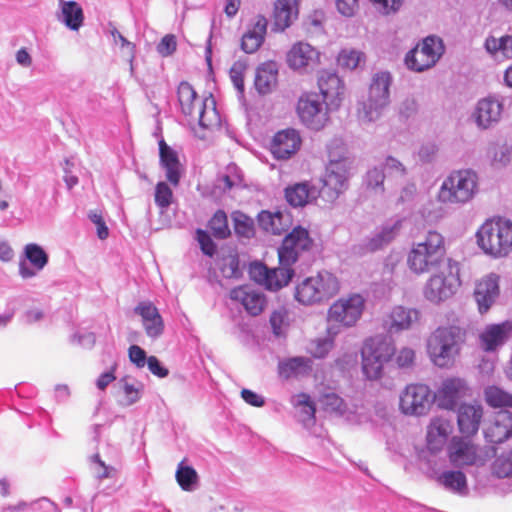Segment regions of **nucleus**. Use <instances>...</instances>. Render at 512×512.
<instances>
[{
	"mask_svg": "<svg viewBox=\"0 0 512 512\" xmlns=\"http://www.w3.org/2000/svg\"><path fill=\"white\" fill-rule=\"evenodd\" d=\"M177 97L182 113L192 125H198L201 138L205 137V131L220 128L221 118L212 95L200 97L189 82L182 81L177 89Z\"/></svg>",
	"mask_w": 512,
	"mask_h": 512,
	"instance_id": "f257e3e1",
	"label": "nucleus"
},
{
	"mask_svg": "<svg viewBox=\"0 0 512 512\" xmlns=\"http://www.w3.org/2000/svg\"><path fill=\"white\" fill-rule=\"evenodd\" d=\"M451 260L446 257L444 236L436 230H430L423 238L412 243L406 263L411 272L423 275Z\"/></svg>",
	"mask_w": 512,
	"mask_h": 512,
	"instance_id": "f03ea898",
	"label": "nucleus"
},
{
	"mask_svg": "<svg viewBox=\"0 0 512 512\" xmlns=\"http://www.w3.org/2000/svg\"><path fill=\"white\" fill-rule=\"evenodd\" d=\"M327 149L329 162L319 193L329 200H334L348 187L351 161L346 155L347 149L342 140H332Z\"/></svg>",
	"mask_w": 512,
	"mask_h": 512,
	"instance_id": "7ed1b4c3",
	"label": "nucleus"
},
{
	"mask_svg": "<svg viewBox=\"0 0 512 512\" xmlns=\"http://www.w3.org/2000/svg\"><path fill=\"white\" fill-rule=\"evenodd\" d=\"M465 340L466 331L460 326L438 327L427 341V352L431 361L441 368L452 366Z\"/></svg>",
	"mask_w": 512,
	"mask_h": 512,
	"instance_id": "20e7f679",
	"label": "nucleus"
},
{
	"mask_svg": "<svg viewBox=\"0 0 512 512\" xmlns=\"http://www.w3.org/2000/svg\"><path fill=\"white\" fill-rule=\"evenodd\" d=\"M484 253L505 257L512 251V222L501 217L486 220L476 233Z\"/></svg>",
	"mask_w": 512,
	"mask_h": 512,
	"instance_id": "39448f33",
	"label": "nucleus"
},
{
	"mask_svg": "<svg viewBox=\"0 0 512 512\" xmlns=\"http://www.w3.org/2000/svg\"><path fill=\"white\" fill-rule=\"evenodd\" d=\"M365 299L357 293L334 301L327 311V331L338 335L343 329L354 327L362 317Z\"/></svg>",
	"mask_w": 512,
	"mask_h": 512,
	"instance_id": "423d86ee",
	"label": "nucleus"
},
{
	"mask_svg": "<svg viewBox=\"0 0 512 512\" xmlns=\"http://www.w3.org/2000/svg\"><path fill=\"white\" fill-rule=\"evenodd\" d=\"M425 283L424 297L433 303H440L452 297L461 286L460 267L456 261L442 264Z\"/></svg>",
	"mask_w": 512,
	"mask_h": 512,
	"instance_id": "0eeeda50",
	"label": "nucleus"
},
{
	"mask_svg": "<svg viewBox=\"0 0 512 512\" xmlns=\"http://www.w3.org/2000/svg\"><path fill=\"white\" fill-rule=\"evenodd\" d=\"M339 290L338 278L331 272L320 271L296 285L295 299L304 305H311L330 299Z\"/></svg>",
	"mask_w": 512,
	"mask_h": 512,
	"instance_id": "6e6552de",
	"label": "nucleus"
},
{
	"mask_svg": "<svg viewBox=\"0 0 512 512\" xmlns=\"http://www.w3.org/2000/svg\"><path fill=\"white\" fill-rule=\"evenodd\" d=\"M477 186L478 177L474 171L470 169L456 170L443 181L438 198L443 203H466L476 194Z\"/></svg>",
	"mask_w": 512,
	"mask_h": 512,
	"instance_id": "1a4fd4ad",
	"label": "nucleus"
},
{
	"mask_svg": "<svg viewBox=\"0 0 512 512\" xmlns=\"http://www.w3.org/2000/svg\"><path fill=\"white\" fill-rule=\"evenodd\" d=\"M362 370L370 380L379 379L383 373V367L394 355V346L391 342L372 338L364 343L361 351Z\"/></svg>",
	"mask_w": 512,
	"mask_h": 512,
	"instance_id": "9d476101",
	"label": "nucleus"
},
{
	"mask_svg": "<svg viewBox=\"0 0 512 512\" xmlns=\"http://www.w3.org/2000/svg\"><path fill=\"white\" fill-rule=\"evenodd\" d=\"M293 265H288L286 262L279 260V266L269 268L262 262H252L249 265L250 279L255 283L265 287L269 291H279L286 287L295 275L292 268Z\"/></svg>",
	"mask_w": 512,
	"mask_h": 512,
	"instance_id": "9b49d317",
	"label": "nucleus"
},
{
	"mask_svg": "<svg viewBox=\"0 0 512 512\" xmlns=\"http://www.w3.org/2000/svg\"><path fill=\"white\" fill-rule=\"evenodd\" d=\"M442 40L436 36H427L405 56V64L414 72H423L436 65L444 53Z\"/></svg>",
	"mask_w": 512,
	"mask_h": 512,
	"instance_id": "f8f14e48",
	"label": "nucleus"
},
{
	"mask_svg": "<svg viewBox=\"0 0 512 512\" xmlns=\"http://www.w3.org/2000/svg\"><path fill=\"white\" fill-rule=\"evenodd\" d=\"M328 107L319 101L316 93L305 92L297 101L296 113L304 126L320 131L330 120Z\"/></svg>",
	"mask_w": 512,
	"mask_h": 512,
	"instance_id": "ddd939ff",
	"label": "nucleus"
},
{
	"mask_svg": "<svg viewBox=\"0 0 512 512\" xmlns=\"http://www.w3.org/2000/svg\"><path fill=\"white\" fill-rule=\"evenodd\" d=\"M472 437L453 436L447 446L448 459L454 466H482L487 457L482 449L475 444Z\"/></svg>",
	"mask_w": 512,
	"mask_h": 512,
	"instance_id": "4468645a",
	"label": "nucleus"
},
{
	"mask_svg": "<svg viewBox=\"0 0 512 512\" xmlns=\"http://www.w3.org/2000/svg\"><path fill=\"white\" fill-rule=\"evenodd\" d=\"M434 400L435 396L428 385L408 384L400 394L399 409L404 415L422 416L430 410Z\"/></svg>",
	"mask_w": 512,
	"mask_h": 512,
	"instance_id": "2eb2a0df",
	"label": "nucleus"
},
{
	"mask_svg": "<svg viewBox=\"0 0 512 512\" xmlns=\"http://www.w3.org/2000/svg\"><path fill=\"white\" fill-rule=\"evenodd\" d=\"M391 76L387 72L377 73L369 87L368 97L362 103L363 117L368 121L377 119L389 103Z\"/></svg>",
	"mask_w": 512,
	"mask_h": 512,
	"instance_id": "dca6fc26",
	"label": "nucleus"
},
{
	"mask_svg": "<svg viewBox=\"0 0 512 512\" xmlns=\"http://www.w3.org/2000/svg\"><path fill=\"white\" fill-rule=\"evenodd\" d=\"M313 246V239L306 228L301 226L294 227L292 231L285 236L281 246L278 249V260L286 262L288 265H294L299 254L309 251Z\"/></svg>",
	"mask_w": 512,
	"mask_h": 512,
	"instance_id": "f3484780",
	"label": "nucleus"
},
{
	"mask_svg": "<svg viewBox=\"0 0 512 512\" xmlns=\"http://www.w3.org/2000/svg\"><path fill=\"white\" fill-rule=\"evenodd\" d=\"M231 301L240 304L245 312L252 316H259L267 306L266 295L249 284H242L232 288L229 292Z\"/></svg>",
	"mask_w": 512,
	"mask_h": 512,
	"instance_id": "a211bd4d",
	"label": "nucleus"
},
{
	"mask_svg": "<svg viewBox=\"0 0 512 512\" xmlns=\"http://www.w3.org/2000/svg\"><path fill=\"white\" fill-rule=\"evenodd\" d=\"M301 146L300 132L294 128H286L274 134L269 150L275 159L288 160L298 153Z\"/></svg>",
	"mask_w": 512,
	"mask_h": 512,
	"instance_id": "6ab92c4d",
	"label": "nucleus"
},
{
	"mask_svg": "<svg viewBox=\"0 0 512 512\" xmlns=\"http://www.w3.org/2000/svg\"><path fill=\"white\" fill-rule=\"evenodd\" d=\"M483 417L484 408L479 402L460 404L456 410L457 427L460 435L474 437L480 429Z\"/></svg>",
	"mask_w": 512,
	"mask_h": 512,
	"instance_id": "aec40b11",
	"label": "nucleus"
},
{
	"mask_svg": "<svg viewBox=\"0 0 512 512\" xmlns=\"http://www.w3.org/2000/svg\"><path fill=\"white\" fill-rule=\"evenodd\" d=\"M499 280L500 277L497 274L490 273L476 282L473 296L481 314L488 312L499 297Z\"/></svg>",
	"mask_w": 512,
	"mask_h": 512,
	"instance_id": "412c9836",
	"label": "nucleus"
},
{
	"mask_svg": "<svg viewBox=\"0 0 512 512\" xmlns=\"http://www.w3.org/2000/svg\"><path fill=\"white\" fill-rule=\"evenodd\" d=\"M468 386L460 378H447L434 394L439 407L446 410H453L458 401L467 395Z\"/></svg>",
	"mask_w": 512,
	"mask_h": 512,
	"instance_id": "4be33fe9",
	"label": "nucleus"
},
{
	"mask_svg": "<svg viewBox=\"0 0 512 512\" xmlns=\"http://www.w3.org/2000/svg\"><path fill=\"white\" fill-rule=\"evenodd\" d=\"M318 88L327 106L338 108L344 98L345 87L336 73L322 71L318 77Z\"/></svg>",
	"mask_w": 512,
	"mask_h": 512,
	"instance_id": "5701e85b",
	"label": "nucleus"
},
{
	"mask_svg": "<svg viewBox=\"0 0 512 512\" xmlns=\"http://www.w3.org/2000/svg\"><path fill=\"white\" fill-rule=\"evenodd\" d=\"M320 61L319 51L307 42L294 43L286 54L287 65L292 70H302Z\"/></svg>",
	"mask_w": 512,
	"mask_h": 512,
	"instance_id": "b1692460",
	"label": "nucleus"
},
{
	"mask_svg": "<svg viewBox=\"0 0 512 512\" xmlns=\"http://www.w3.org/2000/svg\"><path fill=\"white\" fill-rule=\"evenodd\" d=\"M299 15V0H276L272 12V31L282 33Z\"/></svg>",
	"mask_w": 512,
	"mask_h": 512,
	"instance_id": "393cba45",
	"label": "nucleus"
},
{
	"mask_svg": "<svg viewBox=\"0 0 512 512\" xmlns=\"http://www.w3.org/2000/svg\"><path fill=\"white\" fill-rule=\"evenodd\" d=\"M267 26L268 20L264 15L254 16L241 38V49L245 53L252 54L259 50L265 41Z\"/></svg>",
	"mask_w": 512,
	"mask_h": 512,
	"instance_id": "a878e982",
	"label": "nucleus"
},
{
	"mask_svg": "<svg viewBox=\"0 0 512 512\" xmlns=\"http://www.w3.org/2000/svg\"><path fill=\"white\" fill-rule=\"evenodd\" d=\"M134 312L141 317L145 333L150 338H158L164 332V321L157 307L150 301H141L134 308Z\"/></svg>",
	"mask_w": 512,
	"mask_h": 512,
	"instance_id": "bb28decb",
	"label": "nucleus"
},
{
	"mask_svg": "<svg viewBox=\"0 0 512 512\" xmlns=\"http://www.w3.org/2000/svg\"><path fill=\"white\" fill-rule=\"evenodd\" d=\"M485 439L494 444H499L512 436V414L507 411H499L489 422L484 430Z\"/></svg>",
	"mask_w": 512,
	"mask_h": 512,
	"instance_id": "cd10ccee",
	"label": "nucleus"
},
{
	"mask_svg": "<svg viewBox=\"0 0 512 512\" xmlns=\"http://www.w3.org/2000/svg\"><path fill=\"white\" fill-rule=\"evenodd\" d=\"M453 431V425L449 419L443 417L433 418L427 427V447L431 452H438L446 445Z\"/></svg>",
	"mask_w": 512,
	"mask_h": 512,
	"instance_id": "c85d7f7f",
	"label": "nucleus"
},
{
	"mask_svg": "<svg viewBox=\"0 0 512 512\" xmlns=\"http://www.w3.org/2000/svg\"><path fill=\"white\" fill-rule=\"evenodd\" d=\"M160 163L166 170L167 180L174 186L179 184L181 178V164L177 153L169 147L164 140L159 142Z\"/></svg>",
	"mask_w": 512,
	"mask_h": 512,
	"instance_id": "c756f323",
	"label": "nucleus"
},
{
	"mask_svg": "<svg viewBox=\"0 0 512 512\" xmlns=\"http://www.w3.org/2000/svg\"><path fill=\"white\" fill-rule=\"evenodd\" d=\"M317 193V189L306 181L289 185L284 191L285 199L292 207H304L316 199Z\"/></svg>",
	"mask_w": 512,
	"mask_h": 512,
	"instance_id": "7c9ffc66",
	"label": "nucleus"
},
{
	"mask_svg": "<svg viewBox=\"0 0 512 512\" xmlns=\"http://www.w3.org/2000/svg\"><path fill=\"white\" fill-rule=\"evenodd\" d=\"M419 320V312L415 309L396 306L392 309L386 321L390 332H399L412 327Z\"/></svg>",
	"mask_w": 512,
	"mask_h": 512,
	"instance_id": "2f4dec72",
	"label": "nucleus"
},
{
	"mask_svg": "<svg viewBox=\"0 0 512 512\" xmlns=\"http://www.w3.org/2000/svg\"><path fill=\"white\" fill-rule=\"evenodd\" d=\"M278 66L275 61L262 63L256 72L255 88L261 94L270 93L277 85Z\"/></svg>",
	"mask_w": 512,
	"mask_h": 512,
	"instance_id": "473e14b6",
	"label": "nucleus"
},
{
	"mask_svg": "<svg viewBox=\"0 0 512 512\" xmlns=\"http://www.w3.org/2000/svg\"><path fill=\"white\" fill-rule=\"evenodd\" d=\"M512 326L508 323L488 326L480 335L482 347L486 351H493L507 339Z\"/></svg>",
	"mask_w": 512,
	"mask_h": 512,
	"instance_id": "72a5a7b5",
	"label": "nucleus"
},
{
	"mask_svg": "<svg viewBox=\"0 0 512 512\" xmlns=\"http://www.w3.org/2000/svg\"><path fill=\"white\" fill-rule=\"evenodd\" d=\"M61 9L60 19L71 30H79L83 25L84 13L76 1L59 0Z\"/></svg>",
	"mask_w": 512,
	"mask_h": 512,
	"instance_id": "f704fd0d",
	"label": "nucleus"
},
{
	"mask_svg": "<svg viewBox=\"0 0 512 512\" xmlns=\"http://www.w3.org/2000/svg\"><path fill=\"white\" fill-rule=\"evenodd\" d=\"M501 104L493 99L487 98L479 101L476 110V121L479 126L487 128L496 122L501 114Z\"/></svg>",
	"mask_w": 512,
	"mask_h": 512,
	"instance_id": "c9c22d12",
	"label": "nucleus"
},
{
	"mask_svg": "<svg viewBox=\"0 0 512 512\" xmlns=\"http://www.w3.org/2000/svg\"><path fill=\"white\" fill-rule=\"evenodd\" d=\"M243 182L244 179L240 169L235 164H230L219 175L216 187L222 192H228L234 188L243 187Z\"/></svg>",
	"mask_w": 512,
	"mask_h": 512,
	"instance_id": "e433bc0d",
	"label": "nucleus"
},
{
	"mask_svg": "<svg viewBox=\"0 0 512 512\" xmlns=\"http://www.w3.org/2000/svg\"><path fill=\"white\" fill-rule=\"evenodd\" d=\"M484 400L492 408H512V393L496 385L485 388Z\"/></svg>",
	"mask_w": 512,
	"mask_h": 512,
	"instance_id": "4c0bfd02",
	"label": "nucleus"
},
{
	"mask_svg": "<svg viewBox=\"0 0 512 512\" xmlns=\"http://www.w3.org/2000/svg\"><path fill=\"white\" fill-rule=\"evenodd\" d=\"M485 49L486 51L498 57L499 55L505 59L512 58V36L504 35L500 38H496L494 36H489L485 40Z\"/></svg>",
	"mask_w": 512,
	"mask_h": 512,
	"instance_id": "58836bf2",
	"label": "nucleus"
},
{
	"mask_svg": "<svg viewBox=\"0 0 512 512\" xmlns=\"http://www.w3.org/2000/svg\"><path fill=\"white\" fill-rule=\"evenodd\" d=\"M336 61L341 69L352 71L365 64L366 56L365 53L360 50L344 48L338 53Z\"/></svg>",
	"mask_w": 512,
	"mask_h": 512,
	"instance_id": "ea45409f",
	"label": "nucleus"
},
{
	"mask_svg": "<svg viewBox=\"0 0 512 512\" xmlns=\"http://www.w3.org/2000/svg\"><path fill=\"white\" fill-rule=\"evenodd\" d=\"M218 268L226 279H240L242 277L239 256L235 252L223 254L218 260Z\"/></svg>",
	"mask_w": 512,
	"mask_h": 512,
	"instance_id": "a19ab883",
	"label": "nucleus"
},
{
	"mask_svg": "<svg viewBox=\"0 0 512 512\" xmlns=\"http://www.w3.org/2000/svg\"><path fill=\"white\" fill-rule=\"evenodd\" d=\"M259 224L265 231L274 235H280L286 230L284 216L280 212L271 213L269 211H262L259 214Z\"/></svg>",
	"mask_w": 512,
	"mask_h": 512,
	"instance_id": "79ce46f5",
	"label": "nucleus"
},
{
	"mask_svg": "<svg viewBox=\"0 0 512 512\" xmlns=\"http://www.w3.org/2000/svg\"><path fill=\"white\" fill-rule=\"evenodd\" d=\"M401 229V221H396L390 226H385L382 230L370 239L368 248L371 251L378 250L384 245L390 243L399 234Z\"/></svg>",
	"mask_w": 512,
	"mask_h": 512,
	"instance_id": "37998d69",
	"label": "nucleus"
},
{
	"mask_svg": "<svg viewBox=\"0 0 512 512\" xmlns=\"http://www.w3.org/2000/svg\"><path fill=\"white\" fill-rule=\"evenodd\" d=\"M212 235L217 239H226L231 231L228 225L227 214L223 210H217L208 222Z\"/></svg>",
	"mask_w": 512,
	"mask_h": 512,
	"instance_id": "c03bdc74",
	"label": "nucleus"
},
{
	"mask_svg": "<svg viewBox=\"0 0 512 512\" xmlns=\"http://www.w3.org/2000/svg\"><path fill=\"white\" fill-rule=\"evenodd\" d=\"M175 478L178 485L184 491H191L198 482V474L191 466H184L181 462L176 470Z\"/></svg>",
	"mask_w": 512,
	"mask_h": 512,
	"instance_id": "a18cd8bd",
	"label": "nucleus"
},
{
	"mask_svg": "<svg viewBox=\"0 0 512 512\" xmlns=\"http://www.w3.org/2000/svg\"><path fill=\"white\" fill-rule=\"evenodd\" d=\"M440 482L450 490L462 492L466 489V476L461 471H446L439 478Z\"/></svg>",
	"mask_w": 512,
	"mask_h": 512,
	"instance_id": "49530a36",
	"label": "nucleus"
},
{
	"mask_svg": "<svg viewBox=\"0 0 512 512\" xmlns=\"http://www.w3.org/2000/svg\"><path fill=\"white\" fill-rule=\"evenodd\" d=\"M491 471L497 478L512 477V450L498 456L492 463Z\"/></svg>",
	"mask_w": 512,
	"mask_h": 512,
	"instance_id": "de8ad7c7",
	"label": "nucleus"
},
{
	"mask_svg": "<svg viewBox=\"0 0 512 512\" xmlns=\"http://www.w3.org/2000/svg\"><path fill=\"white\" fill-rule=\"evenodd\" d=\"M234 222L235 233L239 236L250 238L254 234L253 220L243 214L242 212L235 211L232 214Z\"/></svg>",
	"mask_w": 512,
	"mask_h": 512,
	"instance_id": "09e8293b",
	"label": "nucleus"
},
{
	"mask_svg": "<svg viewBox=\"0 0 512 512\" xmlns=\"http://www.w3.org/2000/svg\"><path fill=\"white\" fill-rule=\"evenodd\" d=\"M25 256L37 271H40L48 262L45 251L37 244H28L25 247Z\"/></svg>",
	"mask_w": 512,
	"mask_h": 512,
	"instance_id": "8fccbe9b",
	"label": "nucleus"
},
{
	"mask_svg": "<svg viewBox=\"0 0 512 512\" xmlns=\"http://www.w3.org/2000/svg\"><path fill=\"white\" fill-rule=\"evenodd\" d=\"M337 335H331L327 332L325 338H317L310 343L309 352L315 358H323L331 350L334 339Z\"/></svg>",
	"mask_w": 512,
	"mask_h": 512,
	"instance_id": "3c124183",
	"label": "nucleus"
},
{
	"mask_svg": "<svg viewBox=\"0 0 512 512\" xmlns=\"http://www.w3.org/2000/svg\"><path fill=\"white\" fill-rule=\"evenodd\" d=\"M320 402L325 411L342 415L347 410V405L344 400L333 392L323 394L320 398Z\"/></svg>",
	"mask_w": 512,
	"mask_h": 512,
	"instance_id": "603ef678",
	"label": "nucleus"
},
{
	"mask_svg": "<svg viewBox=\"0 0 512 512\" xmlns=\"http://www.w3.org/2000/svg\"><path fill=\"white\" fill-rule=\"evenodd\" d=\"M270 325L273 333L277 336L281 335L285 329L289 326V315L288 310L284 307H280L274 310L270 315Z\"/></svg>",
	"mask_w": 512,
	"mask_h": 512,
	"instance_id": "864d4df0",
	"label": "nucleus"
},
{
	"mask_svg": "<svg viewBox=\"0 0 512 512\" xmlns=\"http://www.w3.org/2000/svg\"><path fill=\"white\" fill-rule=\"evenodd\" d=\"M296 405L301 407L302 421L304 423H306V422L314 423L315 422L316 407L308 394H305V393L299 394L298 402Z\"/></svg>",
	"mask_w": 512,
	"mask_h": 512,
	"instance_id": "5fc2aeb1",
	"label": "nucleus"
},
{
	"mask_svg": "<svg viewBox=\"0 0 512 512\" xmlns=\"http://www.w3.org/2000/svg\"><path fill=\"white\" fill-rule=\"evenodd\" d=\"M488 154L494 164L505 165L509 162L511 149L506 144L493 143L488 148Z\"/></svg>",
	"mask_w": 512,
	"mask_h": 512,
	"instance_id": "6e6d98bb",
	"label": "nucleus"
},
{
	"mask_svg": "<svg viewBox=\"0 0 512 512\" xmlns=\"http://www.w3.org/2000/svg\"><path fill=\"white\" fill-rule=\"evenodd\" d=\"M308 367V361L304 358L297 357L287 360L280 365V373L286 378L298 374L302 369Z\"/></svg>",
	"mask_w": 512,
	"mask_h": 512,
	"instance_id": "4d7b16f0",
	"label": "nucleus"
},
{
	"mask_svg": "<svg viewBox=\"0 0 512 512\" xmlns=\"http://www.w3.org/2000/svg\"><path fill=\"white\" fill-rule=\"evenodd\" d=\"M173 199V192L165 182H159L155 188V203L160 208H167Z\"/></svg>",
	"mask_w": 512,
	"mask_h": 512,
	"instance_id": "13d9d810",
	"label": "nucleus"
},
{
	"mask_svg": "<svg viewBox=\"0 0 512 512\" xmlns=\"http://www.w3.org/2000/svg\"><path fill=\"white\" fill-rule=\"evenodd\" d=\"M247 65L243 61H236L230 68V78L235 88L242 93L244 91V73Z\"/></svg>",
	"mask_w": 512,
	"mask_h": 512,
	"instance_id": "bf43d9fd",
	"label": "nucleus"
},
{
	"mask_svg": "<svg viewBox=\"0 0 512 512\" xmlns=\"http://www.w3.org/2000/svg\"><path fill=\"white\" fill-rule=\"evenodd\" d=\"M394 354V361L399 368H411L415 364L416 354L412 348L403 347Z\"/></svg>",
	"mask_w": 512,
	"mask_h": 512,
	"instance_id": "052dcab7",
	"label": "nucleus"
},
{
	"mask_svg": "<svg viewBox=\"0 0 512 512\" xmlns=\"http://www.w3.org/2000/svg\"><path fill=\"white\" fill-rule=\"evenodd\" d=\"M177 48L176 37L173 34L165 35L157 45L158 53L163 57L172 55Z\"/></svg>",
	"mask_w": 512,
	"mask_h": 512,
	"instance_id": "680f3d73",
	"label": "nucleus"
},
{
	"mask_svg": "<svg viewBox=\"0 0 512 512\" xmlns=\"http://www.w3.org/2000/svg\"><path fill=\"white\" fill-rule=\"evenodd\" d=\"M196 234L202 252L208 256H213L214 253L216 252V245L209 236V234L202 229H198L196 231Z\"/></svg>",
	"mask_w": 512,
	"mask_h": 512,
	"instance_id": "e2e57ef3",
	"label": "nucleus"
},
{
	"mask_svg": "<svg viewBox=\"0 0 512 512\" xmlns=\"http://www.w3.org/2000/svg\"><path fill=\"white\" fill-rule=\"evenodd\" d=\"M89 219L97 228V236L101 240H105L109 236V229L103 219L101 212L95 210L89 213Z\"/></svg>",
	"mask_w": 512,
	"mask_h": 512,
	"instance_id": "0e129e2a",
	"label": "nucleus"
},
{
	"mask_svg": "<svg viewBox=\"0 0 512 512\" xmlns=\"http://www.w3.org/2000/svg\"><path fill=\"white\" fill-rule=\"evenodd\" d=\"M336 7L345 17H353L359 9L358 0H336Z\"/></svg>",
	"mask_w": 512,
	"mask_h": 512,
	"instance_id": "69168bd1",
	"label": "nucleus"
},
{
	"mask_svg": "<svg viewBox=\"0 0 512 512\" xmlns=\"http://www.w3.org/2000/svg\"><path fill=\"white\" fill-rule=\"evenodd\" d=\"M384 171L390 176H403L406 173L404 165L394 157H387L384 164Z\"/></svg>",
	"mask_w": 512,
	"mask_h": 512,
	"instance_id": "338daca9",
	"label": "nucleus"
},
{
	"mask_svg": "<svg viewBox=\"0 0 512 512\" xmlns=\"http://www.w3.org/2000/svg\"><path fill=\"white\" fill-rule=\"evenodd\" d=\"M129 359L137 367L143 368L147 362L145 351L138 345H131L128 350Z\"/></svg>",
	"mask_w": 512,
	"mask_h": 512,
	"instance_id": "774afa93",
	"label": "nucleus"
}]
</instances>
